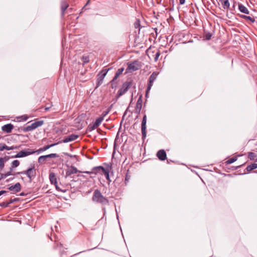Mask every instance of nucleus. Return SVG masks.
<instances>
[{
    "mask_svg": "<svg viewBox=\"0 0 257 257\" xmlns=\"http://www.w3.org/2000/svg\"><path fill=\"white\" fill-rule=\"evenodd\" d=\"M92 199L93 202L102 205L107 204L109 202L108 200L104 197L98 189L94 190Z\"/></svg>",
    "mask_w": 257,
    "mask_h": 257,
    "instance_id": "f257e3e1",
    "label": "nucleus"
},
{
    "mask_svg": "<svg viewBox=\"0 0 257 257\" xmlns=\"http://www.w3.org/2000/svg\"><path fill=\"white\" fill-rule=\"evenodd\" d=\"M141 62L138 60H135L133 62L128 64V66L125 70V73H132L141 68Z\"/></svg>",
    "mask_w": 257,
    "mask_h": 257,
    "instance_id": "f03ea898",
    "label": "nucleus"
},
{
    "mask_svg": "<svg viewBox=\"0 0 257 257\" xmlns=\"http://www.w3.org/2000/svg\"><path fill=\"white\" fill-rule=\"evenodd\" d=\"M133 82L132 81H125L122 84L121 88H120L117 92L116 96V98L117 99L121 96L124 94L128 91V88H130Z\"/></svg>",
    "mask_w": 257,
    "mask_h": 257,
    "instance_id": "7ed1b4c3",
    "label": "nucleus"
},
{
    "mask_svg": "<svg viewBox=\"0 0 257 257\" xmlns=\"http://www.w3.org/2000/svg\"><path fill=\"white\" fill-rule=\"evenodd\" d=\"M44 123V120H38L32 123L31 125H28L22 128V130L24 132H28L32 131L36 128L42 126Z\"/></svg>",
    "mask_w": 257,
    "mask_h": 257,
    "instance_id": "20e7f679",
    "label": "nucleus"
},
{
    "mask_svg": "<svg viewBox=\"0 0 257 257\" xmlns=\"http://www.w3.org/2000/svg\"><path fill=\"white\" fill-rule=\"evenodd\" d=\"M16 174L26 175L27 177L30 179V180H32V179L34 178L35 176L36 171L34 166H33L32 167L28 169L27 170L17 172Z\"/></svg>",
    "mask_w": 257,
    "mask_h": 257,
    "instance_id": "39448f33",
    "label": "nucleus"
},
{
    "mask_svg": "<svg viewBox=\"0 0 257 257\" xmlns=\"http://www.w3.org/2000/svg\"><path fill=\"white\" fill-rule=\"evenodd\" d=\"M109 69H105L102 70L97 75V87L100 86L104 78L107 73Z\"/></svg>",
    "mask_w": 257,
    "mask_h": 257,
    "instance_id": "423d86ee",
    "label": "nucleus"
},
{
    "mask_svg": "<svg viewBox=\"0 0 257 257\" xmlns=\"http://www.w3.org/2000/svg\"><path fill=\"white\" fill-rule=\"evenodd\" d=\"M158 76V73L156 72H154L151 75L149 79V82L148 84L147 89L146 90V95L149 93V91L151 90L154 82L156 80Z\"/></svg>",
    "mask_w": 257,
    "mask_h": 257,
    "instance_id": "0eeeda50",
    "label": "nucleus"
},
{
    "mask_svg": "<svg viewBox=\"0 0 257 257\" xmlns=\"http://www.w3.org/2000/svg\"><path fill=\"white\" fill-rule=\"evenodd\" d=\"M59 156L56 153H52L47 155L41 156L38 158V163L40 164L44 163L48 158H58Z\"/></svg>",
    "mask_w": 257,
    "mask_h": 257,
    "instance_id": "6e6552de",
    "label": "nucleus"
},
{
    "mask_svg": "<svg viewBox=\"0 0 257 257\" xmlns=\"http://www.w3.org/2000/svg\"><path fill=\"white\" fill-rule=\"evenodd\" d=\"M142 95H140L138 99L136 106L135 109V112L138 115H139L141 112V110L142 107Z\"/></svg>",
    "mask_w": 257,
    "mask_h": 257,
    "instance_id": "1a4fd4ad",
    "label": "nucleus"
},
{
    "mask_svg": "<svg viewBox=\"0 0 257 257\" xmlns=\"http://www.w3.org/2000/svg\"><path fill=\"white\" fill-rule=\"evenodd\" d=\"M146 123H147V115H144L142 121V134L143 138L146 137Z\"/></svg>",
    "mask_w": 257,
    "mask_h": 257,
    "instance_id": "9d476101",
    "label": "nucleus"
},
{
    "mask_svg": "<svg viewBox=\"0 0 257 257\" xmlns=\"http://www.w3.org/2000/svg\"><path fill=\"white\" fill-rule=\"evenodd\" d=\"M8 189L13 191V193L19 192L21 190V185L20 183H17L15 185L10 186Z\"/></svg>",
    "mask_w": 257,
    "mask_h": 257,
    "instance_id": "9b49d317",
    "label": "nucleus"
},
{
    "mask_svg": "<svg viewBox=\"0 0 257 257\" xmlns=\"http://www.w3.org/2000/svg\"><path fill=\"white\" fill-rule=\"evenodd\" d=\"M78 135H75V134H71L70 136L66 137L64 138L61 142L64 143H67L73 141L75 140H76L78 138Z\"/></svg>",
    "mask_w": 257,
    "mask_h": 257,
    "instance_id": "f8f14e48",
    "label": "nucleus"
},
{
    "mask_svg": "<svg viewBox=\"0 0 257 257\" xmlns=\"http://www.w3.org/2000/svg\"><path fill=\"white\" fill-rule=\"evenodd\" d=\"M19 153H20V157L22 158V157H25L27 156L33 154L35 153V151H32V150L28 149L27 150H22V151L19 152Z\"/></svg>",
    "mask_w": 257,
    "mask_h": 257,
    "instance_id": "ddd939ff",
    "label": "nucleus"
},
{
    "mask_svg": "<svg viewBox=\"0 0 257 257\" xmlns=\"http://www.w3.org/2000/svg\"><path fill=\"white\" fill-rule=\"evenodd\" d=\"M157 156L161 161H164L167 158L166 153L164 150H159L157 153Z\"/></svg>",
    "mask_w": 257,
    "mask_h": 257,
    "instance_id": "4468645a",
    "label": "nucleus"
},
{
    "mask_svg": "<svg viewBox=\"0 0 257 257\" xmlns=\"http://www.w3.org/2000/svg\"><path fill=\"white\" fill-rule=\"evenodd\" d=\"M69 4L65 1L61 2V16L64 17L66 10L68 8Z\"/></svg>",
    "mask_w": 257,
    "mask_h": 257,
    "instance_id": "2eb2a0df",
    "label": "nucleus"
},
{
    "mask_svg": "<svg viewBox=\"0 0 257 257\" xmlns=\"http://www.w3.org/2000/svg\"><path fill=\"white\" fill-rule=\"evenodd\" d=\"M14 128V125L11 123H8L3 125L2 127V130L4 132L7 133H10L12 132V130Z\"/></svg>",
    "mask_w": 257,
    "mask_h": 257,
    "instance_id": "dca6fc26",
    "label": "nucleus"
},
{
    "mask_svg": "<svg viewBox=\"0 0 257 257\" xmlns=\"http://www.w3.org/2000/svg\"><path fill=\"white\" fill-rule=\"evenodd\" d=\"M238 10L242 13L248 15L249 14V11L248 9L241 4H238Z\"/></svg>",
    "mask_w": 257,
    "mask_h": 257,
    "instance_id": "f3484780",
    "label": "nucleus"
},
{
    "mask_svg": "<svg viewBox=\"0 0 257 257\" xmlns=\"http://www.w3.org/2000/svg\"><path fill=\"white\" fill-rule=\"evenodd\" d=\"M237 16L242 19L245 20L247 21H249L251 24L254 23L255 22V19L254 18L251 17L250 16H247L246 15H242V14H237Z\"/></svg>",
    "mask_w": 257,
    "mask_h": 257,
    "instance_id": "a211bd4d",
    "label": "nucleus"
},
{
    "mask_svg": "<svg viewBox=\"0 0 257 257\" xmlns=\"http://www.w3.org/2000/svg\"><path fill=\"white\" fill-rule=\"evenodd\" d=\"M123 70H124V68H123V67L119 68L117 70V71L115 74V76H114L113 78L111 80V82H112L111 85H112V88H113V83L117 79L118 76L122 73Z\"/></svg>",
    "mask_w": 257,
    "mask_h": 257,
    "instance_id": "6ab92c4d",
    "label": "nucleus"
},
{
    "mask_svg": "<svg viewBox=\"0 0 257 257\" xmlns=\"http://www.w3.org/2000/svg\"><path fill=\"white\" fill-rule=\"evenodd\" d=\"M78 172L77 169L74 166H71V167L66 171V174L67 176H69L72 174H76Z\"/></svg>",
    "mask_w": 257,
    "mask_h": 257,
    "instance_id": "aec40b11",
    "label": "nucleus"
},
{
    "mask_svg": "<svg viewBox=\"0 0 257 257\" xmlns=\"http://www.w3.org/2000/svg\"><path fill=\"white\" fill-rule=\"evenodd\" d=\"M222 7L224 10H229L230 9V4L229 0H219Z\"/></svg>",
    "mask_w": 257,
    "mask_h": 257,
    "instance_id": "412c9836",
    "label": "nucleus"
},
{
    "mask_svg": "<svg viewBox=\"0 0 257 257\" xmlns=\"http://www.w3.org/2000/svg\"><path fill=\"white\" fill-rule=\"evenodd\" d=\"M56 144H57L55 143V144H52L51 145H48L45 146L43 148H41L39 149H38V150H37L36 151H35V153L36 152L38 154H39L42 152L45 151L49 149V148L55 146Z\"/></svg>",
    "mask_w": 257,
    "mask_h": 257,
    "instance_id": "4be33fe9",
    "label": "nucleus"
},
{
    "mask_svg": "<svg viewBox=\"0 0 257 257\" xmlns=\"http://www.w3.org/2000/svg\"><path fill=\"white\" fill-rule=\"evenodd\" d=\"M93 174L96 175L97 174L102 175V171H104V167L102 166H97L93 168Z\"/></svg>",
    "mask_w": 257,
    "mask_h": 257,
    "instance_id": "5701e85b",
    "label": "nucleus"
},
{
    "mask_svg": "<svg viewBox=\"0 0 257 257\" xmlns=\"http://www.w3.org/2000/svg\"><path fill=\"white\" fill-rule=\"evenodd\" d=\"M49 179L52 184L55 185L57 183V178L54 173L51 172L50 173Z\"/></svg>",
    "mask_w": 257,
    "mask_h": 257,
    "instance_id": "b1692460",
    "label": "nucleus"
},
{
    "mask_svg": "<svg viewBox=\"0 0 257 257\" xmlns=\"http://www.w3.org/2000/svg\"><path fill=\"white\" fill-rule=\"evenodd\" d=\"M256 168H257V164L252 163L247 166L246 170L247 172H250L251 171Z\"/></svg>",
    "mask_w": 257,
    "mask_h": 257,
    "instance_id": "393cba45",
    "label": "nucleus"
},
{
    "mask_svg": "<svg viewBox=\"0 0 257 257\" xmlns=\"http://www.w3.org/2000/svg\"><path fill=\"white\" fill-rule=\"evenodd\" d=\"M13 175H15V174H13L12 173H11V171H8L5 174H2L1 175L0 180L2 179H5L8 176Z\"/></svg>",
    "mask_w": 257,
    "mask_h": 257,
    "instance_id": "a878e982",
    "label": "nucleus"
},
{
    "mask_svg": "<svg viewBox=\"0 0 257 257\" xmlns=\"http://www.w3.org/2000/svg\"><path fill=\"white\" fill-rule=\"evenodd\" d=\"M97 126L93 123H90L88 125L87 127V131L89 132H91L93 130H94Z\"/></svg>",
    "mask_w": 257,
    "mask_h": 257,
    "instance_id": "bb28decb",
    "label": "nucleus"
},
{
    "mask_svg": "<svg viewBox=\"0 0 257 257\" xmlns=\"http://www.w3.org/2000/svg\"><path fill=\"white\" fill-rule=\"evenodd\" d=\"M256 157V155L255 153L253 152H248V157L250 160H254Z\"/></svg>",
    "mask_w": 257,
    "mask_h": 257,
    "instance_id": "cd10ccee",
    "label": "nucleus"
},
{
    "mask_svg": "<svg viewBox=\"0 0 257 257\" xmlns=\"http://www.w3.org/2000/svg\"><path fill=\"white\" fill-rule=\"evenodd\" d=\"M7 161L8 160V158H7L6 157L5 158H0V169L4 168L5 166V161Z\"/></svg>",
    "mask_w": 257,
    "mask_h": 257,
    "instance_id": "c85d7f7f",
    "label": "nucleus"
},
{
    "mask_svg": "<svg viewBox=\"0 0 257 257\" xmlns=\"http://www.w3.org/2000/svg\"><path fill=\"white\" fill-rule=\"evenodd\" d=\"M103 118H102V117H99L95 120V121L94 123L98 127L103 121Z\"/></svg>",
    "mask_w": 257,
    "mask_h": 257,
    "instance_id": "c756f323",
    "label": "nucleus"
},
{
    "mask_svg": "<svg viewBox=\"0 0 257 257\" xmlns=\"http://www.w3.org/2000/svg\"><path fill=\"white\" fill-rule=\"evenodd\" d=\"M236 160H237V157L236 156L233 157L228 159L227 161H226V163L227 164H230L234 163Z\"/></svg>",
    "mask_w": 257,
    "mask_h": 257,
    "instance_id": "7c9ffc66",
    "label": "nucleus"
},
{
    "mask_svg": "<svg viewBox=\"0 0 257 257\" xmlns=\"http://www.w3.org/2000/svg\"><path fill=\"white\" fill-rule=\"evenodd\" d=\"M19 165H20L19 161L18 160H15L12 162L11 166H12V168H16V167H18L19 166Z\"/></svg>",
    "mask_w": 257,
    "mask_h": 257,
    "instance_id": "2f4dec72",
    "label": "nucleus"
},
{
    "mask_svg": "<svg viewBox=\"0 0 257 257\" xmlns=\"http://www.w3.org/2000/svg\"><path fill=\"white\" fill-rule=\"evenodd\" d=\"M134 27L136 29L140 28V21L139 19H137L136 22L134 23Z\"/></svg>",
    "mask_w": 257,
    "mask_h": 257,
    "instance_id": "473e14b6",
    "label": "nucleus"
},
{
    "mask_svg": "<svg viewBox=\"0 0 257 257\" xmlns=\"http://www.w3.org/2000/svg\"><path fill=\"white\" fill-rule=\"evenodd\" d=\"M211 37H212V34L210 33H206L204 36V38L206 40H210L211 39Z\"/></svg>",
    "mask_w": 257,
    "mask_h": 257,
    "instance_id": "72a5a7b5",
    "label": "nucleus"
},
{
    "mask_svg": "<svg viewBox=\"0 0 257 257\" xmlns=\"http://www.w3.org/2000/svg\"><path fill=\"white\" fill-rule=\"evenodd\" d=\"M9 205V203L8 202H3L0 203V206L3 208L7 207Z\"/></svg>",
    "mask_w": 257,
    "mask_h": 257,
    "instance_id": "f704fd0d",
    "label": "nucleus"
},
{
    "mask_svg": "<svg viewBox=\"0 0 257 257\" xmlns=\"http://www.w3.org/2000/svg\"><path fill=\"white\" fill-rule=\"evenodd\" d=\"M110 111V109L107 108L105 111H104L101 114V115L100 117H102V118H104V117Z\"/></svg>",
    "mask_w": 257,
    "mask_h": 257,
    "instance_id": "c9c22d12",
    "label": "nucleus"
},
{
    "mask_svg": "<svg viewBox=\"0 0 257 257\" xmlns=\"http://www.w3.org/2000/svg\"><path fill=\"white\" fill-rule=\"evenodd\" d=\"M82 59L84 63H88L89 61V58L88 56H83Z\"/></svg>",
    "mask_w": 257,
    "mask_h": 257,
    "instance_id": "e433bc0d",
    "label": "nucleus"
},
{
    "mask_svg": "<svg viewBox=\"0 0 257 257\" xmlns=\"http://www.w3.org/2000/svg\"><path fill=\"white\" fill-rule=\"evenodd\" d=\"M19 200V199L18 198H11L8 203H9V205L10 204L13 203L15 202H17Z\"/></svg>",
    "mask_w": 257,
    "mask_h": 257,
    "instance_id": "4c0bfd02",
    "label": "nucleus"
},
{
    "mask_svg": "<svg viewBox=\"0 0 257 257\" xmlns=\"http://www.w3.org/2000/svg\"><path fill=\"white\" fill-rule=\"evenodd\" d=\"M109 173V171L108 168H104V171H102V174H103L104 176L108 175Z\"/></svg>",
    "mask_w": 257,
    "mask_h": 257,
    "instance_id": "58836bf2",
    "label": "nucleus"
},
{
    "mask_svg": "<svg viewBox=\"0 0 257 257\" xmlns=\"http://www.w3.org/2000/svg\"><path fill=\"white\" fill-rule=\"evenodd\" d=\"M5 149L7 150H14L17 148L16 146L9 147L6 145Z\"/></svg>",
    "mask_w": 257,
    "mask_h": 257,
    "instance_id": "ea45409f",
    "label": "nucleus"
},
{
    "mask_svg": "<svg viewBox=\"0 0 257 257\" xmlns=\"http://www.w3.org/2000/svg\"><path fill=\"white\" fill-rule=\"evenodd\" d=\"M18 118H21L22 121H26L28 119V117L26 115H23L21 116L20 117H18Z\"/></svg>",
    "mask_w": 257,
    "mask_h": 257,
    "instance_id": "a19ab883",
    "label": "nucleus"
},
{
    "mask_svg": "<svg viewBox=\"0 0 257 257\" xmlns=\"http://www.w3.org/2000/svg\"><path fill=\"white\" fill-rule=\"evenodd\" d=\"M160 55V53L159 51H158L156 54H155V58H154V61L155 62H157L158 60V58L159 57Z\"/></svg>",
    "mask_w": 257,
    "mask_h": 257,
    "instance_id": "79ce46f5",
    "label": "nucleus"
},
{
    "mask_svg": "<svg viewBox=\"0 0 257 257\" xmlns=\"http://www.w3.org/2000/svg\"><path fill=\"white\" fill-rule=\"evenodd\" d=\"M55 186V188H56V189L58 191H60V192H65V190H62L60 188V187H59V186L58 185L57 183L56 184H55L54 185Z\"/></svg>",
    "mask_w": 257,
    "mask_h": 257,
    "instance_id": "37998d69",
    "label": "nucleus"
},
{
    "mask_svg": "<svg viewBox=\"0 0 257 257\" xmlns=\"http://www.w3.org/2000/svg\"><path fill=\"white\" fill-rule=\"evenodd\" d=\"M5 146H6L5 144H3V143L0 144V151H2L4 150H5V148H6Z\"/></svg>",
    "mask_w": 257,
    "mask_h": 257,
    "instance_id": "c03bdc74",
    "label": "nucleus"
},
{
    "mask_svg": "<svg viewBox=\"0 0 257 257\" xmlns=\"http://www.w3.org/2000/svg\"><path fill=\"white\" fill-rule=\"evenodd\" d=\"M63 154L65 155V156H68L70 158H74V157H75L76 156L75 155H72L68 153H63Z\"/></svg>",
    "mask_w": 257,
    "mask_h": 257,
    "instance_id": "a18cd8bd",
    "label": "nucleus"
},
{
    "mask_svg": "<svg viewBox=\"0 0 257 257\" xmlns=\"http://www.w3.org/2000/svg\"><path fill=\"white\" fill-rule=\"evenodd\" d=\"M83 173L88 174H93V168L92 169V170L91 171H84V172H83Z\"/></svg>",
    "mask_w": 257,
    "mask_h": 257,
    "instance_id": "49530a36",
    "label": "nucleus"
},
{
    "mask_svg": "<svg viewBox=\"0 0 257 257\" xmlns=\"http://www.w3.org/2000/svg\"><path fill=\"white\" fill-rule=\"evenodd\" d=\"M106 178V180L108 181V183H109L110 182H111V180L109 178V175H106V176H104Z\"/></svg>",
    "mask_w": 257,
    "mask_h": 257,
    "instance_id": "de8ad7c7",
    "label": "nucleus"
},
{
    "mask_svg": "<svg viewBox=\"0 0 257 257\" xmlns=\"http://www.w3.org/2000/svg\"><path fill=\"white\" fill-rule=\"evenodd\" d=\"M12 158H21L20 156V153L19 152L16 155L12 156Z\"/></svg>",
    "mask_w": 257,
    "mask_h": 257,
    "instance_id": "09e8293b",
    "label": "nucleus"
},
{
    "mask_svg": "<svg viewBox=\"0 0 257 257\" xmlns=\"http://www.w3.org/2000/svg\"><path fill=\"white\" fill-rule=\"evenodd\" d=\"M8 192L6 190H1L0 191V193H1V195H3V194H6Z\"/></svg>",
    "mask_w": 257,
    "mask_h": 257,
    "instance_id": "8fccbe9b",
    "label": "nucleus"
},
{
    "mask_svg": "<svg viewBox=\"0 0 257 257\" xmlns=\"http://www.w3.org/2000/svg\"><path fill=\"white\" fill-rule=\"evenodd\" d=\"M185 2V0H179V3L180 5H183Z\"/></svg>",
    "mask_w": 257,
    "mask_h": 257,
    "instance_id": "3c124183",
    "label": "nucleus"
},
{
    "mask_svg": "<svg viewBox=\"0 0 257 257\" xmlns=\"http://www.w3.org/2000/svg\"><path fill=\"white\" fill-rule=\"evenodd\" d=\"M19 195H20V196H26V194H25V193H24V192H22V193H21L19 194Z\"/></svg>",
    "mask_w": 257,
    "mask_h": 257,
    "instance_id": "603ef678",
    "label": "nucleus"
},
{
    "mask_svg": "<svg viewBox=\"0 0 257 257\" xmlns=\"http://www.w3.org/2000/svg\"><path fill=\"white\" fill-rule=\"evenodd\" d=\"M128 179H129V178L128 177L127 175H126L125 179V183H126V182L128 181Z\"/></svg>",
    "mask_w": 257,
    "mask_h": 257,
    "instance_id": "864d4df0",
    "label": "nucleus"
},
{
    "mask_svg": "<svg viewBox=\"0 0 257 257\" xmlns=\"http://www.w3.org/2000/svg\"><path fill=\"white\" fill-rule=\"evenodd\" d=\"M50 108V107H45V111H48L49 110Z\"/></svg>",
    "mask_w": 257,
    "mask_h": 257,
    "instance_id": "5fc2aeb1",
    "label": "nucleus"
},
{
    "mask_svg": "<svg viewBox=\"0 0 257 257\" xmlns=\"http://www.w3.org/2000/svg\"><path fill=\"white\" fill-rule=\"evenodd\" d=\"M13 168H12V166H11V167L10 168V171H11V173H12V171H13Z\"/></svg>",
    "mask_w": 257,
    "mask_h": 257,
    "instance_id": "6e6d98bb",
    "label": "nucleus"
},
{
    "mask_svg": "<svg viewBox=\"0 0 257 257\" xmlns=\"http://www.w3.org/2000/svg\"><path fill=\"white\" fill-rule=\"evenodd\" d=\"M90 0H88V2L86 3V5H88L89 3Z\"/></svg>",
    "mask_w": 257,
    "mask_h": 257,
    "instance_id": "4d7b16f0",
    "label": "nucleus"
},
{
    "mask_svg": "<svg viewBox=\"0 0 257 257\" xmlns=\"http://www.w3.org/2000/svg\"><path fill=\"white\" fill-rule=\"evenodd\" d=\"M112 105H110V107H109L108 108H109V109H110H110H111V107H112Z\"/></svg>",
    "mask_w": 257,
    "mask_h": 257,
    "instance_id": "13d9d810",
    "label": "nucleus"
},
{
    "mask_svg": "<svg viewBox=\"0 0 257 257\" xmlns=\"http://www.w3.org/2000/svg\"><path fill=\"white\" fill-rule=\"evenodd\" d=\"M241 166V165L238 166L236 168H239Z\"/></svg>",
    "mask_w": 257,
    "mask_h": 257,
    "instance_id": "bf43d9fd",
    "label": "nucleus"
},
{
    "mask_svg": "<svg viewBox=\"0 0 257 257\" xmlns=\"http://www.w3.org/2000/svg\"><path fill=\"white\" fill-rule=\"evenodd\" d=\"M234 8H235V6H234V5H233V7H232V9H234Z\"/></svg>",
    "mask_w": 257,
    "mask_h": 257,
    "instance_id": "052dcab7",
    "label": "nucleus"
},
{
    "mask_svg": "<svg viewBox=\"0 0 257 257\" xmlns=\"http://www.w3.org/2000/svg\"><path fill=\"white\" fill-rule=\"evenodd\" d=\"M13 178H10L8 181L13 180Z\"/></svg>",
    "mask_w": 257,
    "mask_h": 257,
    "instance_id": "680f3d73",
    "label": "nucleus"
},
{
    "mask_svg": "<svg viewBox=\"0 0 257 257\" xmlns=\"http://www.w3.org/2000/svg\"><path fill=\"white\" fill-rule=\"evenodd\" d=\"M62 246V244L61 243H60V246Z\"/></svg>",
    "mask_w": 257,
    "mask_h": 257,
    "instance_id": "e2e57ef3",
    "label": "nucleus"
}]
</instances>
